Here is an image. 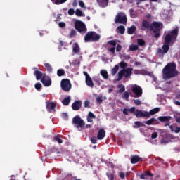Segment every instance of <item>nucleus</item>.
<instances>
[{
  "mask_svg": "<svg viewBox=\"0 0 180 180\" xmlns=\"http://www.w3.org/2000/svg\"><path fill=\"white\" fill-rule=\"evenodd\" d=\"M105 136H106V131H105V129H100L97 134L98 140H103V139H105Z\"/></svg>",
  "mask_w": 180,
  "mask_h": 180,
  "instance_id": "19",
  "label": "nucleus"
},
{
  "mask_svg": "<svg viewBox=\"0 0 180 180\" xmlns=\"http://www.w3.org/2000/svg\"><path fill=\"white\" fill-rule=\"evenodd\" d=\"M79 5L81 8H85V4L82 1H79Z\"/></svg>",
  "mask_w": 180,
  "mask_h": 180,
  "instance_id": "59",
  "label": "nucleus"
},
{
  "mask_svg": "<svg viewBox=\"0 0 180 180\" xmlns=\"http://www.w3.org/2000/svg\"><path fill=\"white\" fill-rule=\"evenodd\" d=\"M136 30H137V27H136L134 25H132L131 27H128L127 33L128 34H134V32H136Z\"/></svg>",
  "mask_w": 180,
  "mask_h": 180,
  "instance_id": "30",
  "label": "nucleus"
},
{
  "mask_svg": "<svg viewBox=\"0 0 180 180\" xmlns=\"http://www.w3.org/2000/svg\"><path fill=\"white\" fill-rule=\"evenodd\" d=\"M119 176H120V178H121V179H124V178H126V174H124V173L121 172L119 174Z\"/></svg>",
  "mask_w": 180,
  "mask_h": 180,
  "instance_id": "55",
  "label": "nucleus"
},
{
  "mask_svg": "<svg viewBox=\"0 0 180 180\" xmlns=\"http://www.w3.org/2000/svg\"><path fill=\"white\" fill-rule=\"evenodd\" d=\"M53 140H55V141H57L58 143V144H62V143H63V139H61V138H60V135L55 136L53 137Z\"/></svg>",
  "mask_w": 180,
  "mask_h": 180,
  "instance_id": "41",
  "label": "nucleus"
},
{
  "mask_svg": "<svg viewBox=\"0 0 180 180\" xmlns=\"http://www.w3.org/2000/svg\"><path fill=\"white\" fill-rule=\"evenodd\" d=\"M33 70H34V75L36 76V79L37 81H39V79H41V77H43V73L39 70H37V68L36 67L33 68Z\"/></svg>",
  "mask_w": 180,
  "mask_h": 180,
  "instance_id": "18",
  "label": "nucleus"
},
{
  "mask_svg": "<svg viewBox=\"0 0 180 180\" xmlns=\"http://www.w3.org/2000/svg\"><path fill=\"white\" fill-rule=\"evenodd\" d=\"M137 50H139L138 45L131 44V46H129V51H136Z\"/></svg>",
  "mask_w": 180,
  "mask_h": 180,
  "instance_id": "36",
  "label": "nucleus"
},
{
  "mask_svg": "<svg viewBox=\"0 0 180 180\" xmlns=\"http://www.w3.org/2000/svg\"><path fill=\"white\" fill-rule=\"evenodd\" d=\"M174 132L176 134L180 133V127H176L174 130Z\"/></svg>",
  "mask_w": 180,
  "mask_h": 180,
  "instance_id": "64",
  "label": "nucleus"
},
{
  "mask_svg": "<svg viewBox=\"0 0 180 180\" xmlns=\"http://www.w3.org/2000/svg\"><path fill=\"white\" fill-rule=\"evenodd\" d=\"M131 89L132 92L135 94L134 98H141L143 96V89L140 86L134 84L132 86Z\"/></svg>",
  "mask_w": 180,
  "mask_h": 180,
  "instance_id": "8",
  "label": "nucleus"
},
{
  "mask_svg": "<svg viewBox=\"0 0 180 180\" xmlns=\"http://www.w3.org/2000/svg\"><path fill=\"white\" fill-rule=\"evenodd\" d=\"M66 1L67 0H51V2L55 4V5H61L63 4H65Z\"/></svg>",
  "mask_w": 180,
  "mask_h": 180,
  "instance_id": "35",
  "label": "nucleus"
},
{
  "mask_svg": "<svg viewBox=\"0 0 180 180\" xmlns=\"http://www.w3.org/2000/svg\"><path fill=\"white\" fill-rule=\"evenodd\" d=\"M129 112V113H134V112H136V107H132L129 109L124 108V110H123L124 115H128Z\"/></svg>",
  "mask_w": 180,
  "mask_h": 180,
  "instance_id": "22",
  "label": "nucleus"
},
{
  "mask_svg": "<svg viewBox=\"0 0 180 180\" xmlns=\"http://www.w3.org/2000/svg\"><path fill=\"white\" fill-rule=\"evenodd\" d=\"M101 40V35L95 31H89L84 36L85 43H96Z\"/></svg>",
  "mask_w": 180,
  "mask_h": 180,
  "instance_id": "4",
  "label": "nucleus"
},
{
  "mask_svg": "<svg viewBox=\"0 0 180 180\" xmlns=\"http://www.w3.org/2000/svg\"><path fill=\"white\" fill-rule=\"evenodd\" d=\"M158 137V134L157 132H154L151 134V139H157Z\"/></svg>",
  "mask_w": 180,
  "mask_h": 180,
  "instance_id": "58",
  "label": "nucleus"
},
{
  "mask_svg": "<svg viewBox=\"0 0 180 180\" xmlns=\"http://www.w3.org/2000/svg\"><path fill=\"white\" fill-rule=\"evenodd\" d=\"M97 2L101 8H106L109 5V0H97Z\"/></svg>",
  "mask_w": 180,
  "mask_h": 180,
  "instance_id": "21",
  "label": "nucleus"
},
{
  "mask_svg": "<svg viewBox=\"0 0 180 180\" xmlns=\"http://www.w3.org/2000/svg\"><path fill=\"white\" fill-rule=\"evenodd\" d=\"M108 44H110L111 46H113V47H116V41L111 40L108 42Z\"/></svg>",
  "mask_w": 180,
  "mask_h": 180,
  "instance_id": "52",
  "label": "nucleus"
},
{
  "mask_svg": "<svg viewBox=\"0 0 180 180\" xmlns=\"http://www.w3.org/2000/svg\"><path fill=\"white\" fill-rule=\"evenodd\" d=\"M41 82H42L44 86H51L52 83L51 78L46 75H42Z\"/></svg>",
  "mask_w": 180,
  "mask_h": 180,
  "instance_id": "10",
  "label": "nucleus"
},
{
  "mask_svg": "<svg viewBox=\"0 0 180 180\" xmlns=\"http://www.w3.org/2000/svg\"><path fill=\"white\" fill-rule=\"evenodd\" d=\"M57 75L58 77H63L65 75V71H64L63 69H59L57 70Z\"/></svg>",
  "mask_w": 180,
  "mask_h": 180,
  "instance_id": "39",
  "label": "nucleus"
},
{
  "mask_svg": "<svg viewBox=\"0 0 180 180\" xmlns=\"http://www.w3.org/2000/svg\"><path fill=\"white\" fill-rule=\"evenodd\" d=\"M129 13H130L131 18H132L133 19L137 18V13H136V11H134V10L130 9Z\"/></svg>",
  "mask_w": 180,
  "mask_h": 180,
  "instance_id": "38",
  "label": "nucleus"
},
{
  "mask_svg": "<svg viewBox=\"0 0 180 180\" xmlns=\"http://www.w3.org/2000/svg\"><path fill=\"white\" fill-rule=\"evenodd\" d=\"M123 77H124V73L123 72V70H121L118 72V77L117 79V81H122V79L123 78Z\"/></svg>",
  "mask_w": 180,
  "mask_h": 180,
  "instance_id": "37",
  "label": "nucleus"
},
{
  "mask_svg": "<svg viewBox=\"0 0 180 180\" xmlns=\"http://www.w3.org/2000/svg\"><path fill=\"white\" fill-rule=\"evenodd\" d=\"M158 119L160 122L164 123L165 122H169L171 120V116H160Z\"/></svg>",
  "mask_w": 180,
  "mask_h": 180,
  "instance_id": "24",
  "label": "nucleus"
},
{
  "mask_svg": "<svg viewBox=\"0 0 180 180\" xmlns=\"http://www.w3.org/2000/svg\"><path fill=\"white\" fill-rule=\"evenodd\" d=\"M146 176L153 177V176H154V174H152L151 172L147 171L146 172H145V173H143V174H142L140 175L141 179H146Z\"/></svg>",
  "mask_w": 180,
  "mask_h": 180,
  "instance_id": "23",
  "label": "nucleus"
},
{
  "mask_svg": "<svg viewBox=\"0 0 180 180\" xmlns=\"http://www.w3.org/2000/svg\"><path fill=\"white\" fill-rule=\"evenodd\" d=\"M101 75L104 78V79H108L109 78V75L108 74V71L105 70H101L100 72Z\"/></svg>",
  "mask_w": 180,
  "mask_h": 180,
  "instance_id": "31",
  "label": "nucleus"
},
{
  "mask_svg": "<svg viewBox=\"0 0 180 180\" xmlns=\"http://www.w3.org/2000/svg\"><path fill=\"white\" fill-rule=\"evenodd\" d=\"M115 23H121L122 25H126L127 23V17L126 15H122V13H118L115 16Z\"/></svg>",
  "mask_w": 180,
  "mask_h": 180,
  "instance_id": "9",
  "label": "nucleus"
},
{
  "mask_svg": "<svg viewBox=\"0 0 180 180\" xmlns=\"http://www.w3.org/2000/svg\"><path fill=\"white\" fill-rule=\"evenodd\" d=\"M68 13L70 16H72V15H74V13H75V11H74L73 8H70V9L68 10Z\"/></svg>",
  "mask_w": 180,
  "mask_h": 180,
  "instance_id": "51",
  "label": "nucleus"
},
{
  "mask_svg": "<svg viewBox=\"0 0 180 180\" xmlns=\"http://www.w3.org/2000/svg\"><path fill=\"white\" fill-rule=\"evenodd\" d=\"M77 36V31L75 30H72L70 33V38L72 39Z\"/></svg>",
  "mask_w": 180,
  "mask_h": 180,
  "instance_id": "43",
  "label": "nucleus"
},
{
  "mask_svg": "<svg viewBox=\"0 0 180 180\" xmlns=\"http://www.w3.org/2000/svg\"><path fill=\"white\" fill-rule=\"evenodd\" d=\"M122 72H124V77L126 78H130L133 72V68H127V69H122Z\"/></svg>",
  "mask_w": 180,
  "mask_h": 180,
  "instance_id": "16",
  "label": "nucleus"
},
{
  "mask_svg": "<svg viewBox=\"0 0 180 180\" xmlns=\"http://www.w3.org/2000/svg\"><path fill=\"white\" fill-rule=\"evenodd\" d=\"M119 71V65H115V67L111 70L112 75H116Z\"/></svg>",
  "mask_w": 180,
  "mask_h": 180,
  "instance_id": "33",
  "label": "nucleus"
},
{
  "mask_svg": "<svg viewBox=\"0 0 180 180\" xmlns=\"http://www.w3.org/2000/svg\"><path fill=\"white\" fill-rule=\"evenodd\" d=\"M70 102H71L70 96H68L62 101V103L63 105H64V106H68V105H70Z\"/></svg>",
  "mask_w": 180,
  "mask_h": 180,
  "instance_id": "27",
  "label": "nucleus"
},
{
  "mask_svg": "<svg viewBox=\"0 0 180 180\" xmlns=\"http://www.w3.org/2000/svg\"><path fill=\"white\" fill-rule=\"evenodd\" d=\"M58 26H59V27H60L61 29H63V28L65 27L66 24H65V22H60L58 23Z\"/></svg>",
  "mask_w": 180,
  "mask_h": 180,
  "instance_id": "53",
  "label": "nucleus"
},
{
  "mask_svg": "<svg viewBox=\"0 0 180 180\" xmlns=\"http://www.w3.org/2000/svg\"><path fill=\"white\" fill-rule=\"evenodd\" d=\"M145 126L144 123L140 121H136L134 122V129H139V127H144Z\"/></svg>",
  "mask_w": 180,
  "mask_h": 180,
  "instance_id": "29",
  "label": "nucleus"
},
{
  "mask_svg": "<svg viewBox=\"0 0 180 180\" xmlns=\"http://www.w3.org/2000/svg\"><path fill=\"white\" fill-rule=\"evenodd\" d=\"M163 25L161 22L154 21L151 24L147 21V20H143L141 25V30L145 32V30H150L153 32L155 39H158L161 36V30H162Z\"/></svg>",
  "mask_w": 180,
  "mask_h": 180,
  "instance_id": "1",
  "label": "nucleus"
},
{
  "mask_svg": "<svg viewBox=\"0 0 180 180\" xmlns=\"http://www.w3.org/2000/svg\"><path fill=\"white\" fill-rule=\"evenodd\" d=\"M35 89L37 90V91H40V89H41V84H40V82H38V83H36L35 84Z\"/></svg>",
  "mask_w": 180,
  "mask_h": 180,
  "instance_id": "47",
  "label": "nucleus"
},
{
  "mask_svg": "<svg viewBox=\"0 0 180 180\" xmlns=\"http://www.w3.org/2000/svg\"><path fill=\"white\" fill-rule=\"evenodd\" d=\"M120 66L121 68H126V67H127V63L124 61H121L120 63Z\"/></svg>",
  "mask_w": 180,
  "mask_h": 180,
  "instance_id": "46",
  "label": "nucleus"
},
{
  "mask_svg": "<svg viewBox=\"0 0 180 180\" xmlns=\"http://www.w3.org/2000/svg\"><path fill=\"white\" fill-rule=\"evenodd\" d=\"M143 158L139 157V155H133L131 158V164H137V162H141Z\"/></svg>",
  "mask_w": 180,
  "mask_h": 180,
  "instance_id": "20",
  "label": "nucleus"
},
{
  "mask_svg": "<svg viewBox=\"0 0 180 180\" xmlns=\"http://www.w3.org/2000/svg\"><path fill=\"white\" fill-rule=\"evenodd\" d=\"M116 51H122V46L120 44L117 45Z\"/></svg>",
  "mask_w": 180,
  "mask_h": 180,
  "instance_id": "60",
  "label": "nucleus"
},
{
  "mask_svg": "<svg viewBox=\"0 0 180 180\" xmlns=\"http://www.w3.org/2000/svg\"><path fill=\"white\" fill-rule=\"evenodd\" d=\"M91 101H89V100H86L84 101V108H91Z\"/></svg>",
  "mask_w": 180,
  "mask_h": 180,
  "instance_id": "48",
  "label": "nucleus"
},
{
  "mask_svg": "<svg viewBox=\"0 0 180 180\" xmlns=\"http://www.w3.org/2000/svg\"><path fill=\"white\" fill-rule=\"evenodd\" d=\"M117 29L120 34H124V32H126V28H124V26L120 25Z\"/></svg>",
  "mask_w": 180,
  "mask_h": 180,
  "instance_id": "32",
  "label": "nucleus"
},
{
  "mask_svg": "<svg viewBox=\"0 0 180 180\" xmlns=\"http://www.w3.org/2000/svg\"><path fill=\"white\" fill-rule=\"evenodd\" d=\"M63 117L67 120L68 119V114L67 112H63Z\"/></svg>",
  "mask_w": 180,
  "mask_h": 180,
  "instance_id": "61",
  "label": "nucleus"
},
{
  "mask_svg": "<svg viewBox=\"0 0 180 180\" xmlns=\"http://www.w3.org/2000/svg\"><path fill=\"white\" fill-rule=\"evenodd\" d=\"M179 74V72L176 70V63H175V62L167 63L162 71L163 79H171V78H175V77H178Z\"/></svg>",
  "mask_w": 180,
  "mask_h": 180,
  "instance_id": "2",
  "label": "nucleus"
},
{
  "mask_svg": "<svg viewBox=\"0 0 180 180\" xmlns=\"http://www.w3.org/2000/svg\"><path fill=\"white\" fill-rule=\"evenodd\" d=\"M134 103L139 106V105H141V101L139 100V99H134Z\"/></svg>",
  "mask_w": 180,
  "mask_h": 180,
  "instance_id": "54",
  "label": "nucleus"
},
{
  "mask_svg": "<svg viewBox=\"0 0 180 180\" xmlns=\"http://www.w3.org/2000/svg\"><path fill=\"white\" fill-rule=\"evenodd\" d=\"M117 88L119 89L118 90L119 94H123V92H124V91H126V88L124 87V86L123 84H118Z\"/></svg>",
  "mask_w": 180,
  "mask_h": 180,
  "instance_id": "34",
  "label": "nucleus"
},
{
  "mask_svg": "<svg viewBox=\"0 0 180 180\" xmlns=\"http://www.w3.org/2000/svg\"><path fill=\"white\" fill-rule=\"evenodd\" d=\"M172 41V37L169 34H166L165 37V43L161 48L158 49V54L159 57H164L165 54H167L169 51V44Z\"/></svg>",
  "mask_w": 180,
  "mask_h": 180,
  "instance_id": "3",
  "label": "nucleus"
},
{
  "mask_svg": "<svg viewBox=\"0 0 180 180\" xmlns=\"http://www.w3.org/2000/svg\"><path fill=\"white\" fill-rule=\"evenodd\" d=\"M44 67L46 68L48 72H51L53 71V68L51 67V65L50 63H44Z\"/></svg>",
  "mask_w": 180,
  "mask_h": 180,
  "instance_id": "40",
  "label": "nucleus"
},
{
  "mask_svg": "<svg viewBox=\"0 0 180 180\" xmlns=\"http://www.w3.org/2000/svg\"><path fill=\"white\" fill-rule=\"evenodd\" d=\"M88 116L91 117V119H96V116L92 112H89Z\"/></svg>",
  "mask_w": 180,
  "mask_h": 180,
  "instance_id": "56",
  "label": "nucleus"
},
{
  "mask_svg": "<svg viewBox=\"0 0 180 180\" xmlns=\"http://www.w3.org/2000/svg\"><path fill=\"white\" fill-rule=\"evenodd\" d=\"M84 75L86 77V84L87 86H90V88H94V82L92 81V78L89 76V74L86 72H83Z\"/></svg>",
  "mask_w": 180,
  "mask_h": 180,
  "instance_id": "12",
  "label": "nucleus"
},
{
  "mask_svg": "<svg viewBox=\"0 0 180 180\" xmlns=\"http://www.w3.org/2000/svg\"><path fill=\"white\" fill-rule=\"evenodd\" d=\"M75 15H76V16H79V17L82 16V11H81L80 9H78V8L76 9Z\"/></svg>",
  "mask_w": 180,
  "mask_h": 180,
  "instance_id": "45",
  "label": "nucleus"
},
{
  "mask_svg": "<svg viewBox=\"0 0 180 180\" xmlns=\"http://www.w3.org/2000/svg\"><path fill=\"white\" fill-rule=\"evenodd\" d=\"M130 97V94L129 92L125 91L124 92L122 95V98L124 99L125 101H129V98Z\"/></svg>",
  "mask_w": 180,
  "mask_h": 180,
  "instance_id": "42",
  "label": "nucleus"
},
{
  "mask_svg": "<svg viewBox=\"0 0 180 180\" xmlns=\"http://www.w3.org/2000/svg\"><path fill=\"white\" fill-rule=\"evenodd\" d=\"M158 112H160V108H155L150 110L149 112H148V117L153 116V115L158 113Z\"/></svg>",
  "mask_w": 180,
  "mask_h": 180,
  "instance_id": "26",
  "label": "nucleus"
},
{
  "mask_svg": "<svg viewBox=\"0 0 180 180\" xmlns=\"http://www.w3.org/2000/svg\"><path fill=\"white\" fill-rule=\"evenodd\" d=\"M77 5H78V4H77V1L75 0V1L72 2V6H73V8H77Z\"/></svg>",
  "mask_w": 180,
  "mask_h": 180,
  "instance_id": "62",
  "label": "nucleus"
},
{
  "mask_svg": "<svg viewBox=\"0 0 180 180\" xmlns=\"http://www.w3.org/2000/svg\"><path fill=\"white\" fill-rule=\"evenodd\" d=\"M172 137V134L165 133L164 135H162L161 143L162 144H168Z\"/></svg>",
  "mask_w": 180,
  "mask_h": 180,
  "instance_id": "13",
  "label": "nucleus"
},
{
  "mask_svg": "<svg viewBox=\"0 0 180 180\" xmlns=\"http://www.w3.org/2000/svg\"><path fill=\"white\" fill-rule=\"evenodd\" d=\"M61 89L65 92H70L71 91V82L68 79H64L60 82Z\"/></svg>",
  "mask_w": 180,
  "mask_h": 180,
  "instance_id": "7",
  "label": "nucleus"
},
{
  "mask_svg": "<svg viewBox=\"0 0 180 180\" xmlns=\"http://www.w3.org/2000/svg\"><path fill=\"white\" fill-rule=\"evenodd\" d=\"M72 123L73 124H77L76 127L79 131L82 130V129L85 127V122H84V120L81 119V117L78 115L73 117Z\"/></svg>",
  "mask_w": 180,
  "mask_h": 180,
  "instance_id": "5",
  "label": "nucleus"
},
{
  "mask_svg": "<svg viewBox=\"0 0 180 180\" xmlns=\"http://www.w3.org/2000/svg\"><path fill=\"white\" fill-rule=\"evenodd\" d=\"M96 102H97V103H98V105H101V103H102V102H103V99H102V98L101 96H98L96 98Z\"/></svg>",
  "mask_w": 180,
  "mask_h": 180,
  "instance_id": "50",
  "label": "nucleus"
},
{
  "mask_svg": "<svg viewBox=\"0 0 180 180\" xmlns=\"http://www.w3.org/2000/svg\"><path fill=\"white\" fill-rule=\"evenodd\" d=\"M75 27L79 33H85L86 32V26L82 21L76 20L75 22Z\"/></svg>",
  "mask_w": 180,
  "mask_h": 180,
  "instance_id": "6",
  "label": "nucleus"
},
{
  "mask_svg": "<svg viewBox=\"0 0 180 180\" xmlns=\"http://www.w3.org/2000/svg\"><path fill=\"white\" fill-rule=\"evenodd\" d=\"M134 115L136 117H147L148 119V111H141V110H136L135 108V112H134Z\"/></svg>",
  "mask_w": 180,
  "mask_h": 180,
  "instance_id": "11",
  "label": "nucleus"
},
{
  "mask_svg": "<svg viewBox=\"0 0 180 180\" xmlns=\"http://www.w3.org/2000/svg\"><path fill=\"white\" fill-rule=\"evenodd\" d=\"M145 124H146L147 126H151V124H160V122H158V120H157V119L152 117L149 120L145 121Z\"/></svg>",
  "mask_w": 180,
  "mask_h": 180,
  "instance_id": "17",
  "label": "nucleus"
},
{
  "mask_svg": "<svg viewBox=\"0 0 180 180\" xmlns=\"http://www.w3.org/2000/svg\"><path fill=\"white\" fill-rule=\"evenodd\" d=\"M115 50H116L115 47H112L108 49V51H110V53H112V54H115Z\"/></svg>",
  "mask_w": 180,
  "mask_h": 180,
  "instance_id": "57",
  "label": "nucleus"
},
{
  "mask_svg": "<svg viewBox=\"0 0 180 180\" xmlns=\"http://www.w3.org/2000/svg\"><path fill=\"white\" fill-rule=\"evenodd\" d=\"M169 34V36L172 37V40H175V39H176V36H178V29H174V30H172V32Z\"/></svg>",
  "mask_w": 180,
  "mask_h": 180,
  "instance_id": "25",
  "label": "nucleus"
},
{
  "mask_svg": "<svg viewBox=\"0 0 180 180\" xmlns=\"http://www.w3.org/2000/svg\"><path fill=\"white\" fill-rule=\"evenodd\" d=\"M56 106H57V105L54 102H46V109L48 112H51L52 110L56 112Z\"/></svg>",
  "mask_w": 180,
  "mask_h": 180,
  "instance_id": "15",
  "label": "nucleus"
},
{
  "mask_svg": "<svg viewBox=\"0 0 180 180\" xmlns=\"http://www.w3.org/2000/svg\"><path fill=\"white\" fill-rule=\"evenodd\" d=\"M82 106V102L79 100H77L72 104V109L73 110H79Z\"/></svg>",
  "mask_w": 180,
  "mask_h": 180,
  "instance_id": "14",
  "label": "nucleus"
},
{
  "mask_svg": "<svg viewBox=\"0 0 180 180\" xmlns=\"http://www.w3.org/2000/svg\"><path fill=\"white\" fill-rule=\"evenodd\" d=\"M137 43L139 46H144L146 44V41H143V39H138Z\"/></svg>",
  "mask_w": 180,
  "mask_h": 180,
  "instance_id": "44",
  "label": "nucleus"
},
{
  "mask_svg": "<svg viewBox=\"0 0 180 180\" xmlns=\"http://www.w3.org/2000/svg\"><path fill=\"white\" fill-rule=\"evenodd\" d=\"M92 117H87V122H89L90 123H92V122H94V120H92Z\"/></svg>",
  "mask_w": 180,
  "mask_h": 180,
  "instance_id": "63",
  "label": "nucleus"
},
{
  "mask_svg": "<svg viewBox=\"0 0 180 180\" xmlns=\"http://www.w3.org/2000/svg\"><path fill=\"white\" fill-rule=\"evenodd\" d=\"M81 49L79 48V45L77 43L74 44V46L72 48V53H75V54H78L79 53Z\"/></svg>",
  "mask_w": 180,
  "mask_h": 180,
  "instance_id": "28",
  "label": "nucleus"
},
{
  "mask_svg": "<svg viewBox=\"0 0 180 180\" xmlns=\"http://www.w3.org/2000/svg\"><path fill=\"white\" fill-rule=\"evenodd\" d=\"M91 141L92 144H96V142L98 141V139H96V136H93L91 138Z\"/></svg>",
  "mask_w": 180,
  "mask_h": 180,
  "instance_id": "49",
  "label": "nucleus"
}]
</instances>
